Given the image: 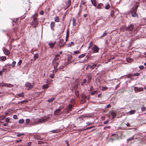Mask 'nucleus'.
I'll return each instance as SVG.
<instances>
[{
	"label": "nucleus",
	"instance_id": "f257e3e1",
	"mask_svg": "<svg viewBox=\"0 0 146 146\" xmlns=\"http://www.w3.org/2000/svg\"><path fill=\"white\" fill-rule=\"evenodd\" d=\"M49 119H50L49 117L45 116L36 119L35 120V122L37 123H43L48 121Z\"/></svg>",
	"mask_w": 146,
	"mask_h": 146
},
{
	"label": "nucleus",
	"instance_id": "f03ea898",
	"mask_svg": "<svg viewBox=\"0 0 146 146\" xmlns=\"http://www.w3.org/2000/svg\"><path fill=\"white\" fill-rule=\"evenodd\" d=\"M138 7V5H137L135 6V8H134L133 10L132 11L131 15L133 17H138V14L137 13V7Z\"/></svg>",
	"mask_w": 146,
	"mask_h": 146
},
{
	"label": "nucleus",
	"instance_id": "7ed1b4c3",
	"mask_svg": "<svg viewBox=\"0 0 146 146\" xmlns=\"http://www.w3.org/2000/svg\"><path fill=\"white\" fill-rule=\"evenodd\" d=\"M3 51L4 53V54L6 55H9L10 53V52L8 50H7L5 47H3L2 48Z\"/></svg>",
	"mask_w": 146,
	"mask_h": 146
},
{
	"label": "nucleus",
	"instance_id": "20e7f679",
	"mask_svg": "<svg viewBox=\"0 0 146 146\" xmlns=\"http://www.w3.org/2000/svg\"><path fill=\"white\" fill-rule=\"evenodd\" d=\"M25 86L26 87H27L29 88L28 89L32 88L33 86V85H32L29 82H26L25 84Z\"/></svg>",
	"mask_w": 146,
	"mask_h": 146
},
{
	"label": "nucleus",
	"instance_id": "39448f33",
	"mask_svg": "<svg viewBox=\"0 0 146 146\" xmlns=\"http://www.w3.org/2000/svg\"><path fill=\"white\" fill-rule=\"evenodd\" d=\"M134 28V25L132 24H131L129 26L127 27L126 29V30L127 31H131L133 30Z\"/></svg>",
	"mask_w": 146,
	"mask_h": 146
},
{
	"label": "nucleus",
	"instance_id": "423d86ee",
	"mask_svg": "<svg viewBox=\"0 0 146 146\" xmlns=\"http://www.w3.org/2000/svg\"><path fill=\"white\" fill-rule=\"evenodd\" d=\"M92 50H93V53H97L99 51V48L96 46L95 45L92 48Z\"/></svg>",
	"mask_w": 146,
	"mask_h": 146
},
{
	"label": "nucleus",
	"instance_id": "0eeeda50",
	"mask_svg": "<svg viewBox=\"0 0 146 146\" xmlns=\"http://www.w3.org/2000/svg\"><path fill=\"white\" fill-rule=\"evenodd\" d=\"M60 107L56 109L54 112V115H57L60 114V112L61 109V108H59Z\"/></svg>",
	"mask_w": 146,
	"mask_h": 146
},
{
	"label": "nucleus",
	"instance_id": "6e6552de",
	"mask_svg": "<svg viewBox=\"0 0 146 146\" xmlns=\"http://www.w3.org/2000/svg\"><path fill=\"white\" fill-rule=\"evenodd\" d=\"M135 90V92H141L143 90V88L142 87H134Z\"/></svg>",
	"mask_w": 146,
	"mask_h": 146
},
{
	"label": "nucleus",
	"instance_id": "1a4fd4ad",
	"mask_svg": "<svg viewBox=\"0 0 146 146\" xmlns=\"http://www.w3.org/2000/svg\"><path fill=\"white\" fill-rule=\"evenodd\" d=\"M38 22L37 21H33L32 22L31 24L34 27H36L38 25Z\"/></svg>",
	"mask_w": 146,
	"mask_h": 146
},
{
	"label": "nucleus",
	"instance_id": "9d476101",
	"mask_svg": "<svg viewBox=\"0 0 146 146\" xmlns=\"http://www.w3.org/2000/svg\"><path fill=\"white\" fill-rule=\"evenodd\" d=\"M59 56L60 55L58 54L56 55L55 58L52 61V62H56V61L59 59Z\"/></svg>",
	"mask_w": 146,
	"mask_h": 146
},
{
	"label": "nucleus",
	"instance_id": "9b49d317",
	"mask_svg": "<svg viewBox=\"0 0 146 146\" xmlns=\"http://www.w3.org/2000/svg\"><path fill=\"white\" fill-rule=\"evenodd\" d=\"M56 43V42H50L48 43V44L51 48H52L54 46Z\"/></svg>",
	"mask_w": 146,
	"mask_h": 146
},
{
	"label": "nucleus",
	"instance_id": "f8f14e48",
	"mask_svg": "<svg viewBox=\"0 0 146 146\" xmlns=\"http://www.w3.org/2000/svg\"><path fill=\"white\" fill-rule=\"evenodd\" d=\"M64 40L63 39H60L59 42V45L60 47H61L62 46H63L64 45Z\"/></svg>",
	"mask_w": 146,
	"mask_h": 146
},
{
	"label": "nucleus",
	"instance_id": "ddd939ff",
	"mask_svg": "<svg viewBox=\"0 0 146 146\" xmlns=\"http://www.w3.org/2000/svg\"><path fill=\"white\" fill-rule=\"evenodd\" d=\"M67 65V64H66V63L65 62H64L63 63H62L61 65L58 68V69H62Z\"/></svg>",
	"mask_w": 146,
	"mask_h": 146
},
{
	"label": "nucleus",
	"instance_id": "4468645a",
	"mask_svg": "<svg viewBox=\"0 0 146 146\" xmlns=\"http://www.w3.org/2000/svg\"><path fill=\"white\" fill-rule=\"evenodd\" d=\"M72 58V57L70 55H69V56H68L67 60L68 62V63L67 64V65L72 62L71 60Z\"/></svg>",
	"mask_w": 146,
	"mask_h": 146
},
{
	"label": "nucleus",
	"instance_id": "2eb2a0df",
	"mask_svg": "<svg viewBox=\"0 0 146 146\" xmlns=\"http://www.w3.org/2000/svg\"><path fill=\"white\" fill-rule=\"evenodd\" d=\"M55 24L54 22H52L50 24V26L51 28V29L52 30H54V27Z\"/></svg>",
	"mask_w": 146,
	"mask_h": 146
},
{
	"label": "nucleus",
	"instance_id": "dca6fc26",
	"mask_svg": "<svg viewBox=\"0 0 146 146\" xmlns=\"http://www.w3.org/2000/svg\"><path fill=\"white\" fill-rule=\"evenodd\" d=\"M80 9L79 10V11H78V13L77 14V17L78 18L80 15L82 11V9L81 8V6L80 5Z\"/></svg>",
	"mask_w": 146,
	"mask_h": 146
},
{
	"label": "nucleus",
	"instance_id": "f3484780",
	"mask_svg": "<svg viewBox=\"0 0 146 146\" xmlns=\"http://www.w3.org/2000/svg\"><path fill=\"white\" fill-rule=\"evenodd\" d=\"M52 63L54 65V68L57 69V67L58 64V63L57 62H52Z\"/></svg>",
	"mask_w": 146,
	"mask_h": 146
},
{
	"label": "nucleus",
	"instance_id": "a211bd4d",
	"mask_svg": "<svg viewBox=\"0 0 146 146\" xmlns=\"http://www.w3.org/2000/svg\"><path fill=\"white\" fill-rule=\"evenodd\" d=\"M67 7H69L71 4V0H68L66 3Z\"/></svg>",
	"mask_w": 146,
	"mask_h": 146
},
{
	"label": "nucleus",
	"instance_id": "6ab92c4d",
	"mask_svg": "<svg viewBox=\"0 0 146 146\" xmlns=\"http://www.w3.org/2000/svg\"><path fill=\"white\" fill-rule=\"evenodd\" d=\"M111 114L112 116V119L115 118L116 115V113L112 111L111 112Z\"/></svg>",
	"mask_w": 146,
	"mask_h": 146
},
{
	"label": "nucleus",
	"instance_id": "aec40b11",
	"mask_svg": "<svg viewBox=\"0 0 146 146\" xmlns=\"http://www.w3.org/2000/svg\"><path fill=\"white\" fill-rule=\"evenodd\" d=\"M38 14L37 13H35L33 16V21H36L37 17L38 16Z\"/></svg>",
	"mask_w": 146,
	"mask_h": 146
},
{
	"label": "nucleus",
	"instance_id": "412c9836",
	"mask_svg": "<svg viewBox=\"0 0 146 146\" xmlns=\"http://www.w3.org/2000/svg\"><path fill=\"white\" fill-rule=\"evenodd\" d=\"M0 86H5V87H11L12 86L11 84H0Z\"/></svg>",
	"mask_w": 146,
	"mask_h": 146
},
{
	"label": "nucleus",
	"instance_id": "4be33fe9",
	"mask_svg": "<svg viewBox=\"0 0 146 146\" xmlns=\"http://www.w3.org/2000/svg\"><path fill=\"white\" fill-rule=\"evenodd\" d=\"M139 73H134V74H129L128 75V76H129L128 77H130L135 76H139Z\"/></svg>",
	"mask_w": 146,
	"mask_h": 146
},
{
	"label": "nucleus",
	"instance_id": "5701e85b",
	"mask_svg": "<svg viewBox=\"0 0 146 146\" xmlns=\"http://www.w3.org/2000/svg\"><path fill=\"white\" fill-rule=\"evenodd\" d=\"M135 135L132 137H131L128 139H127V142H129V141H131L133 140L134 139H135Z\"/></svg>",
	"mask_w": 146,
	"mask_h": 146
},
{
	"label": "nucleus",
	"instance_id": "b1692460",
	"mask_svg": "<svg viewBox=\"0 0 146 146\" xmlns=\"http://www.w3.org/2000/svg\"><path fill=\"white\" fill-rule=\"evenodd\" d=\"M91 1L92 4L94 6H96V0H91Z\"/></svg>",
	"mask_w": 146,
	"mask_h": 146
},
{
	"label": "nucleus",
	"instance_id": "393cba45",
	"mask_svg": "<svg viewBox=\"0 0 146 146\" xmlns=\"http://www.w3.org/2000/svg\"><path fill=\"white\" fill-rule=\"evenodd\" d=\"M0 59L2 61H5L6 59V57L5 56H2L0 57Z\"/></svg>",
	"mask_w": 146,
	"mask_h": 146
},
{
	"label": "nucleus",
	"instance_id": "a878e982",
	"mask_svg": "<svg viewBox=\"0 0 146 146\" xmlns=\"http://www.w3.org/2000/svg\"><path fill=\"white\" fill-rule=\"evenodd\" d=\"M73 106L72 104H69L68 106V110L69 111H71L72 109Z\"/></svg>",
	"mask_w": 146,
	"mask_h": 146
},
{
	"label": "nucleus",
	"instance_id": "bb28decb",
	"mask_svg": "<svg viewBox=\"0 0 146 146\" xmlns=\"http://www.w3.org/2000/svg\"><path fill=\"white\" fill-rule=\"evenodd\" d=\"M93 42H90L89 43V44L88 48V49H89L90 48L93 46Z\"/></svg>",
	"mask_w": 146,
	"mask_h": 146
},
{
	"label": "nucleus",
	"instance_id": "cd10ccee",
	"mask_svg": "<svg viewBox=\"0 0 146 146\" xmlns=\"http://www.w3.org/2000/svg\"><path fill=\"white\" fill-rule=\"evenodd\" d=\"M54 21L56 22H59V19L58 16H56L54 19Z\"/></svg>",
	"mask_w": 146,
	"mask_h": 146
},
{
	"label": "nucleus",
	"instance_id": "c85d7f7f",
	"mask_svg": "<svg viewBox=\"0 0 146 146\" xmlns=\"http://www.w3.org/2000/svg\"><path fill=\"white\" fill-rule=\"evenodd\" d=\"M86 56V54L84 53L80 55L78 57V58H80L84 57Z\"/></svg>",
	"mask_w": 146,
	"mask_h": 146
},
{
	"label": "nucleus",
	"instance_id": "c756f323",
	"mask_svg": "<svg viewBox=\"0 0 146 146\" xmlns=\"http://www.w3.org/2000/svg\"><path fill=\"white\" fill-rule=\"evenodd\" d=\"M73 23L72 24L73 26H75L76 25V20L74 18H73L72 19Z\"/></svg>",
	"mask_w": 146,
	"mask_h": 146
},
{
	"label": "nucleus",
	"instance_id": "7c9ffc66",
	"mask_svg": "<svg viewBox=\"0 0 146 146\" xmlns=\"http://www.w3.org/2000/svg\"><path fill=\"white\" fill-rule=\"evenodd\" d=\"M24 122V120L23 119H21L19 120V123L20 124H22Z\"/></svg>",
	"mask_w": 146,
	"mask_h": 146
},
{
	"label": "nucleus",
	"instance_id": "2f4dec72",
	"mask_svg": "<svg viewBox=\"0 0 146 146\" xmlns=\"http://www.w3.org/2000/svg\"><path fill=\"white\" fill-rule=\"evenodd\" d=\"M126 60L127 62H130L132 61V59L129 58H126Z\"/></svg>",
	"mask_w": 146,
	"mask_h": 146
},
{
	"label": "nucleus",
	"instance_id": "473e14b6",
	"mask_svg": "<svg viewBox=\"0 0 146 146\" xmlns=\"http://www.w3.org/2000/svg\"><path fill=\"white\" fill-rule=\"evenodd\" d=\"M135 111L134 110H131L129 112L130 114L131 115L132 114H133L135 113Z\"/></svg>",
	"mask_w": 146,
	"mask_h": 146
},
{
	"label": "nucleus",
	"instance_id": "72a5a7b5",
	"mask_svg": "<svg viewBox=\"0 0 146 146\" xmlns=\"http://www.w3.org/2000/svg\"><path fill=\"white\" fill-rule=\"evenodd\" d=\"M18 96L20 97H23L24 96V93L23 92L18 94Z\"/></svg>",
	"mask_w": 146,
	"mask_h": 146
},
{
	"label": "nucleus",
	"instance_id": "f704fd0d",
	"mask_svg": "<svg viewBox=\"0 0 146 146\" xmlns=\"http://www.w3.org/2000/svg\"><path fill=\"white\" fill-rule=\"evenodd\" d=\"M38 57V54H35V55L34 56V58L35 60L36 59H37Z\"/></svg>",
	"mask_w": 146,
	"mask_h": 146
},
{
	"label": "nucleus",
	"instance_id": "c9c22d12",
	"mask_svg": "<svg viewBox=\"0 0 146 146\" xmlns=\"http://www.w3.org/2000/svg\"><path fill=\"white\" fill-rule=\"evenodd\" d=\"M55 99L54 98H52L48 100V102H51L53 101Z\"/></svg>",
	"mask_w": 146,
	"mask_h": 146
},
{
	"label": "nucleus",
	"instance_id": "e433bc0d",
	"mask_svg": "<svg viewBox=\"0 0 146 146\" xmlns=\"http://www.w3.org/2000/svg\"><path fill=\"white\" fill-rule=\"evenodd\" d=\"M107 33H106V31H105V32L103 33V35L102 36H101V38L105 36H106L107 35Z\"/></svg>",
	"mask_w": 146,
	"mask_h": 146
},
{
	"label": "nucleus",
	"instance_id": "4c0bfd02",
	"mask_svg": "<svg viewBox=\"0 0 146 146\" xmlns=\"http://www.w3.org/2000/svg\"><path fill=\"white\" fill-rule=\"evenodd\" d=\"M75 94L78 97L79 96V92L78 91L76 90L75 92Z\"/></svg>",
	"mask_w": 146,
	"mask_h": 146
},
{
	"label": "nucleus",
	"instance_id": "58836bf2",
	"mask_svg": "<svg viewBox=\"0 0 146 146\" xmlns=\"http://www.w3.org/2000/svg\"><path fill=\"white\" fill-rule=\"evenodd\" d=\"M16 62L15 61H14L13 62H12V63L11 64V66L13 67H14L15 66L16 64Z\"/></svg>",
	"mask_w": 146,
	"mask_h": 146
},
{
	"label": "nucleus",
	"instance_id": "ea45409f",
	"mask_svg": "<svg viewBox=\"0 0 146 146\" xmlns=\"http://www.w3.org/2000/svg\"><path fill=\"white\" fill-rule=\"evenodd\" d=\"M48 87V85L47 84L44 85L43 86V88L44 89H46Z\"/></svg>",
	"mask_w": 146,
	"mask_h": 146
},
{
	"label": "nucleus",
	"instance_id": "a19ab883",
	"mask_svg": "<svg viewBox=\"0 0 146 146\" xmlns=\"http://www.w3.org/2000/svg\"><path fill=\"white\" fill-rule=\"evenodd\" d=\"M80 53V52L79 50L75 51L74 52V54H76Z\"/></svg>",
	"mask_w": 146,
	"mask_h": 146
},
{
	"label": "nucleus",
	"instance_id": "79ce46f5",
	"mask_svg": "<svg viewBox=\"0 0 146 146\" xmlns=\"http://www.w3.org/2000/svg\"><path fill=\"white\" fill-rule=\"evenodd\" d=\"M82 98L83 100V102H84L85 101V100L86 98V97L85 95H83L82 96Z\"/></svg>",
	"mask_w": 146,
	"mask_h": 146
},
{
	"label": "nucleus",
	"instance_id": "37998d69",
	"mask_svg": "<svg viewBox=\"0 0 146 146\" xmlns=\"http://www.w3.org/2000/svg\"><path fill=\"white\" fill-rule=\"evenodd\" d=\"M87 67L91 69H93L94 68L93 65H88Z\"/></svg>",
	"mask_w": 146,
	"mask_h": 146
},
{
	"label": "nucleus",
	"instance_id": "c03bdc74",
	"mask_svg": "<svg viewBox=\"0 0 146 146\" xmlns=\"http://www.w3.org/2000/svg\"><path fill=\"white\" fill-rule=\"evenodd\" d=\"M102 4L101 3L98 4L97 7V8L98 9H100L101 8V6Z\"/></svg>",
	"mask_w": 146,
	"mask_h": 146
},
{
	"label": "nucleus",
	"instance_id": "a18cd8bd",
	"mask_svg": "<svg viewBox=\"0 0 146 146\" xmlns=\"http://www.w3.org/2000/svg\"><path fill=\"white\" fill-rule=\"evenodd\" d=\"M110 6L109 5H107L105 7V8L106 9H108L110 8Z\"/></svg>",
	"mask_w": 146,
	"mask_h": 146
},
{
	"label": "nucleus",
	"instance_id": "49530a36",
	"mask_svg": "<svg viewBox=\"0 0 146 146\" xmlns=\"http://www.w3.org/2000/svg\"><path fill=\"white\" fill-rule=\"evenodd\" d=\"M28 102V101L27 100H23V101L20 102L21 103L23 104V103H27Z\"/></svg>",
	"mask_w": 146,
	"mask_h": 146
},
{
	"label": "nucleus",
	"instance_id": "de8ad7c7",
	"mask_svg": "<svg viewBox=\"0 0 146 146\" xmlns=\"http://www.w3.org/2000/svg\"><path fill=\"white\" fill-rule=\"evenodd\" d=\"M74 45V43L73 42H70V44L68 45V47H70L72 46H73Z\"/></svg>",
	"mask_w": 146,
	"mask_h": 146
},
{
	"label": "nucleus",
	"instance_id": "09e8293b",
	"mask_svg": "<svg viewBox=\"0 0 146 146\" xmlns=\"http://www.w3.org/2000/svg\"><path fill=\"white\" fill-rule=\"evenodd\" d=\"M24 135V133H19L17 134V136L18 137H20L21 136L23 135Z\"/></svg>",
	"mask_w": 146,
	"mask_h": 146
},
{
	"label": "nucleus",
	"instance_id": "8fccbe9b",
	"mask_svg": "<svg viewBox=\"0 0 146 146\" xmlns=\"http://www.w3.org/2000/svg\"><path fill=\"white\" fill-rule=\"evenodd\" d=\"M22 62V61L21 60H20L17 63V65L18 66L20 65Z\"/></svg>",
	"mask_w": 146,
	"mask_h": 146
},
{
	"label": "nucleus",
	"instance_id": "3c124183",
	"mask_svg": "<svg viewBox=\"0 0 146 146\" xmlns=\"http://www.w3.org/2000/svg\"><path fill=\"white\" fill-rule=\"evenodd\" d=\"M97 93V91H94L93 92L91 93V94L92 95H94L95 94Z\"/></svg>",
	"mask_w": 146,
	"mask_h": 146
},
{
	"label": "nucleus",
	"instance_id": "603ef678",
	"mask_svg": "<svg viewBox=\"0 0 146 146\" xmlns=\"http://www.w3.org/2000/svg\"><path fill=\"white\" fill-rule=\"evenodd\" d=\"M30 121V119H26V123H28Z\"/></svg>",
	"mask_w": 146,
	"mask_h": 146
},
{
	"label": "nucleus",
	"instance_id": "864d4df0",
	"mask_svg": "<svg viewBox=\"0 0 146 146\" xmlns=\"http://www.w3.org/2000/svg\"><path fill=\"white\" fill-rule=\"evenodd\" d=\"M9 117L6 118L5 119V121L7 122H9Z\"/></svg>",
	"mask_w": 146,
	"mask_h": 146
},
{
	"label": "nucleus",
	"instance_id": "5fc2aeb1",
	"mask_svg": "<svg viewBox=\"0 0 146 146\" xmlns=\"http://www.w3.org/2000/svg\"><path fill=\"white\" fill-rule=\"evenodd\" d=\"M54 75L53 74H51L50 75V77L51 78H54Z\"/></svg>",
	"mask_w": 146,
	"mask_h": 146
},
{
	"label": "nucleus",
	"instance_id": "6e6d98bb",
	"mask_svg": "<svg viewBox=\"0 0 146 146\" xmlns=\"http://www.w3.org/2000/svg\"><path fill=\"white\" fill-rule=\"evenodd\" d=\"M108 89L106 87H104L102 88V90L103 91L105 90Z\"/></svg>",
	"mask_w": 146,
	"mask_h": 146
},
{
	"label": "nucleus",
	"instance_id": "4d7b16f0",
	"mask_svg": "<svg viewBox=\"0 0 146 146\" xmlns=\"http://www.w3.org/2000/svg\"><path fill=\"white\" fill-rule=\"evenodd\" d=\"M13 118L15 119H17V116L16 115H15L13 116Z\"/></svg>",
	"mask_w": 146,
	"mask_h": 146
},
{
	"label": "nucleus",
	"instance_id": "13d9d810",
	"mask_svg": "<svg viewBox=\"0 0 146 146\" xmlns=\"http://www.w3.org/2000/svg\"><path fill=\"white\" fill-rule=\"evenodd\" d=\"M58 70L57 69H54V70L52 71L53 73H55Z\"/></svg>",
	"mask_w": 146,
	"mask_h": 146
},
{
	"label": "nucleus",
	"instance_id": "bf43d9fd",
	"mask_svg": "<svg viewBox=\"0 0 146 146\" xmlns=\"http://www.w3.org/2000/svg\"><path fill=\"white\" fill-rule=\"evenodd\" d=\"M139 68L140 69L143 70L144 68V67L143 66L141 65L139 66Z\"/></svg>",
	"mask_w": 146,
	"mask_h": 146
},
{
	"label": "nucleus",
	"instance_id": "052dcab7",
	"mask_svg": "<svg viewBox=\"0 0 146 146\" xmlns=\"http://www.w3.org/2000/svg\"><path fill=\"white\" fill-rule=\"evenodd\" d=\"M114 13V11L113 10H111V17H112Z\"/></svg>",
	"mask_w": 146,
	"mask_h": 146
},
{
	"label": "nucleus",
	"instance_id": "680f3d73",
	"mask_svg": "<svg viewBox=\"0 0 146 146\" xmlns=\"http://www.w3.org/2000/svg\"><path fill=\"white\" fill-rule=\"evenodd\" d=\"M146 108L145 107H143L141 108V110L142 111H143L145 110Z\"/></svg>",
	"mask_w": 146,
	"mask_h": 146
},
{
	"label": "nucleus",
	"instance_id": "e2e57ef3",
	"mask_svg": "<svg viewBox=\"0 0 146 146\" xmlns=\"http://www.w3.org/2000/svg\"><path fill=\"white\" fill-rule=\"evenodd\" d=\"M95 127V126H92L90 127H88L87 128V129H91L92 128H93V127Z\"/></svg>",
	"mask_w": 146,
	"mask_h": 146
},
{
	"label": "nucleus",
	"instance_id": "0e129e2a",
	"mask_svg": "<svg viewBox=\"0 0 146 146\" xmlns=\"http://www.w3.org/2000/svg\"><path fill=\"white\" fill-rule=\"evenodd\" d=\"M108 122H109L108 120H107L106 121H105L104 122V124H107Z\"/></svg>",
	"mask_w": 146,
	"mask_h": 146
},
{
	"label": "nucleus",
	"instance_id": "69168bd1",
	"mask_svg": "<svg viewBox=\"0 0 146 146\" xmlns=\"http://www.w3.org/2000/svg\"><path fill=\"white\" fill-rule=\"evenodd\" d=\"M5 115H3V118H1V117L0 116V120H3L4 118L5 117Z\"/></svg>",
	"mask_w": 146,
	"mask_h": 146
},
{
	"label": "nucleus",
	"instance_id": "338daca9",
	"mask_svg": "<svg viewBox=\"0 0 146 146\" xmlns=\"http://www.w3.org/2000/svg\"><path fill=\"white\" fill-rule=\"evenodd\" d=\"M31 142H29L28 143L27 145L26 146H31Z\"/></svg>",
	"mask_w": 146,
	"mask_h": 146
},
{
	"label": "nucleus",
	"instance_id": "774afa93",
	"mask_svg": "<svg viewBox=\"0 0 146 146\" xmlns=\"http://www.w3.org/2000/svg\"><path fill=\"white\" fill-rule=\"evenodd\" d=\"M86 126H88L91 124V123H90L89 122H88L86 123Z\"/></svg>",
	"mask_w": 146,
	"mask_h": 146
}]
</instances>
